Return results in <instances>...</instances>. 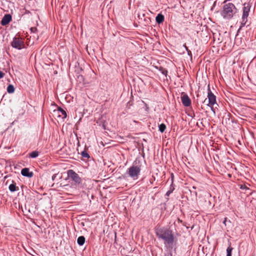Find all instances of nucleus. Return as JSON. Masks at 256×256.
I'll return each mask as SVG.
<instances>
[{
    "mask_svg": "<svg viewBox=\"0 0 256 256\" xmlns=\"http://www.w3.org/2000/svg\"><path fill=\"white\" fill-rule=\"evenodd\" d=\"M155 233L158 239L163 240L166 246L172 248L174 236L172 230L166 227L156 226Z\"/></svg>",
    "mask_w": 256,
    "mask_h": 256,
    "instance_id": "nucleus-1",
    "label": "nucleus"
},
{
    "mask_svg": "<svg viewBox=\"0 0 256 256\" xmlns=\"http://www.w3.org/2000/svg\"><path fill=\"white\" fill-rule=\"evenodd\" d=\"M223 4L222 9L220 11V14L224 19L230 20L236 16L238 10L234 4L228 2L227 0H224Z\"/></svg>",
    "mask_w": 256,
    "mask_h": 256,
    "instance_id": "nucleus-2",
    "label": "nucleus"
},
{
    "mask_svg": "<svg viewBox=\"0 0 256 256\" xmlns=\"http://www.w3.org/2000/svg\"><path fill=\"white\" fill-rule=\"evenodd\" d=\"M141 170V166L140 165H135L133 164L130 166L126 171V174L130 177L133 180H136L138 178Z\"/></svg>",
    "mask_w": 256,
    "mask_h": 256,
    "instance_id": "nucleus-3",
    "label": "nucleus"
},
{
    "mask_svg": "<svg viewBox=\"0 0 256 256\" xmlns=\"http://www.w3.org/2000/svg\"><path fill=\"white\" fill-rule=\"evenodd\" d=\"M250 5L249 3H244L242 8V16L240 28L244 26L248 22V18L250 9Z\"/></svg>",
    "mask_w": 256,
    "mask_h": 256,
    "instance_id": "nucleus-4",
    "label": "nucleus"
},
{
    "mask_svg": "<svg viewBox=\"0 0 256 256\" xmlns=\"http://www.w3.org/2000/svg\"><path fill=\"white\" fill-rule=\"evenodd\" d=\"M208 104H207L208 106L210 107L211 110L215 113L214 106L216 104V96L210 90V85H208Z\"/></svg>",
    "mask_w": 256,
    "mask_h": 256,
    "instance_id": "nucleus-5",
    "label": "nucleus"
},
{
    "mask_svg": "<svg viewBox=\"0 0 256 256\" xmlns=\"http://www.w3.org/2000/svg\"><path fill=\"white\" fill-rule=\"evenodd\" d=\"M68 177L70 178L76 184H80L82 183V178L78 174L72 170H69L67 172Z\"/></svg>",
    "mask_w": 256,
    "mask_h": 256,
    "instance_id": "nucleus-6",
    "label": "nucleus"
},
{
    "mask_svg": "<svg viewBox=\"0 0 256 256\" xmlns=\"http://www.w3.org/2000/svg\"><path fill=\"white\" fill-rule=\"evenodd\" d=\"M11 46L16 49L21 50L24 48V44L21 38L15 36L11 42Z\"/></svg>",
    "mask_w": 256,
    "mask_h": 256,
    "instance_id": "nucleus-7",
    "label": "nucleus"
},
{
    "mask_svg": "<svg viewBox=\"0 0 256 256\" xmlns=\"http://www.w3.org/2000/svg\"><path fill=\"white\" fill-rule=\"evenodd\" d=\"M182 104L185 106H189L191 104V100L186 94H184L181 96Z\"/></svg>",
    "mask_w": 256,
    "mask_h": 256,
    "instance_id": "nucleus-8",
    "label": "nucleus"
},
{
    "mask_svg": "<svg viewBox=\"0 0 256 256\" xmlns=\"http://www.w3.org/2000/svg\"><path fill=\"white\" fill-rule=\"evenodd\" d=\"M11 20L12 16L10 14H5L1 20V24L6 26L8 24Z\"/></svg>",
    "mask_w": 256,
    "mask_h": 256,
    "instance_id": "nucleus-9",
    "label": "nucleus"
},
{
    "mask_svg": "<svg viewBox=\"0 0 256 256\" xmlns=\"http://www.w3.org/2000/svg\"><path fill=\"white\" fill-rule=\"evenodd\" d=\"M21 174L23 176L31 178L33 176V172H30L28 168H24L22 170Z\"/></svg>",
    "mask_w": 256,
    "mask_h": 256,
    "instance_id": "nucleus-10",
    "label": "nucleus"
},
{
    "mask_svg": "<svg viewBox=\"0 0 256 256\" xmlns=\"http://www.w3.org/2000/svg\"><path fill=\"white\" fill-rule=\"evenodd\" d=\"M8 189L11 192H14L18 190V188L16 186V184L12 181V183L8 186Z\"/></svg>",
    "mask_w": 256,
    "mask_h": 256,
    "instance_id": "nucleus-11",
    "label": "nucleus"
},
{
    "mask_svg": "<svg viewBox=\"0 0 256 256\" xmlns=\"http://www.w3.org/2000/svg\"><path fill=\"white\" fill-rule=\"evenodd\" d=\"M164 16L162 14H159L156 16V20L158 24H160L164 21Z\"/></svg>",
    "mask_w": 256,
    "mask_h": 256,
    "instance_id": "nucleus-12",
    "label": "nucleus"
},
{
    "mask_svg": "<svg viewBox=\"0 0 256 256\" xmlns=\"http://www.w3.org/2000/svg\"><path fill=\"white\" fill-rule=\"evenodd\" d=\"M85 242V238L84 236H80L78 238L77 242L78 245L82 246Z\"/></svg>",
    "mask_w": 256,
    "mask_h": 256,
    "instance_id": "nucleus-13",
    "label": "nucleus"
},
{
    "mask_svg": "<svg viewBox=\"0 0 256 256\" xmlns=\"http://www.w3.org/2000/svg\"><path fill=\"white\" fill-rule=\"evenodd\" d=\"M58 111L60 112V114H62V118H66L67 116L66 115V112L63 110L62 108L59 107L58 109Z\"/></svg>",
    "mask_w": 256,
    "mask_h": 256,
    "instance_id": "nucleus-14",
    "label": "nucleus"
},
{
    "mask_svg": "<svg viewBox=\"0 0 256 256\" xmlns=\"http://www.w3.org/2000/svg\"><path fill=\"white\" fill-rule=\"evenodd\" d=\"M30 157L31 158H36L39 155V152L38 151H33L29 154Z\"/></svg>",
    "mask_w": 256,
    "mask_h": 256,
    "instance_id": "nucleus-15",
    "label": "nucleus"
},
{
    "mask_svg": "<svg viewBox=\"0 0 256 256\" xmlns=\"http://www.w3.org/2000/svg\"><path fill=\"white\" fill-rule=\"evenodd\" d=\"M14 91V88L12 84H10L7 87V92L10 93H13Z\"/></svg>",
    "mask_w": 256,
    "mask_h": 256,
    "instance_id": "nucleus-16",
    "label": "nucleus"
},
{
    "mask_svg": "<svg viewBox=\"0 0 256 256\" xmlns=\"http://www.w3.org/2000/svg\"><path fill=\"white\" fill-rule=\"evenodd\" d=\"M158 128H159V130L161 132H163L166 128V126L164 124H162L159 126Z\"/></svg>",
    "mask_w": 256,
    "mask_h": 256,
    "instance_id": "nucleus-17",
    "label": "nucleus"
},
{
    "mask_svg": "<svg viewBox=\"0 0 256 256\" xmlns=\"http://www.w3.org/2000/svg\"><path fill=\"white\" fill-rule=\"evenodd\" d=\"M81 154L83 158H90L89 154H88V152L86 150L82 151L81 153Z\"/></svg>",
    "mask_w": 256,
    "mask_h": 256,
    "instance_id": "nucleus-18",
    "label": "nucleus"
},
{
    "mask_svg": "<svg viewBox=\"0 0 256 256\" xmlns=\"http://www.w3.org/2000/svg\"><path fill=\"white\" fill-rule=\"evenodd\" d=\"M232 250H233L232 248L230 246L228 247L226 249V253H227L226 254L232 255Z\"/></svg>",
    "mask_w": 256,
    "mask_h": 256,
    "instance_id": "nucleus-19",
    "label": "nucleus"
},
{
    "mask_svg": "<svg viewBox=\"0 0 256 256\" xmlns=\"http://www.w3.org/2000/svg\"><path fill=\"white\" fill-rule=\"evenodd\" d=\"M30 30L32 32L34 33L35 32H36L37 28H35V27H33V28H30Z\"/></svg>",
    "mask_w": 256,
    "mask_h": 256,
    "instance_id": "nucleus-20",
    "label": "nucleus"
},
{
    "mask_svg": "<svg viewBox=\"0 0 256 256\" xmlns=\"http://www.w3.org/2000/svg\"><path fill=\"white\" fill-rule=\"evenodd\" d=\"M4 73L2 71H0V79L2 78L4 76Z\"/></svg>",
    "mask_w": 256,
    "mask_h": 256,
    "instance_id": "nucleus-21",
    "label": "nucleus"
},
{
    "mask_svg": "<svg viewBox=\"0 0 256 256\" xmlns=\"http://www.w3.org/2000/svg\"><path fill=\"white\" fill-rule=\"evenodd\" d=\"M172 192V190H168V191L166 192V196H169V195H170V194Z\"/></svg>",
    "mask_w": 256,
    "mask_h": 256,
    "instance_id": "nucleus-22",
    "label": "nucleus"
},
{
    "mask_svg": "<svg viewBox=\"0 0 256 256\" xmlns=\"http://www.w3.org/2000/svg\"><path fill=\"white\" fill-rule=\"evenodd\" d=\"M184 46L185 47L186 50L188 51V54H189V52H191L190 51V50H188V48H187V46L186 45H184Z\"/></svg>",
    "mask_w": 256,
    "mask_h": 256,
    "instance_id": "nucleus-23",
    "label": "nucleus"
},
{
    "mask_svg": "<svg viewBox=\"0 0 256 256\" xmlns=\"http://www.w3.org/2000/svg\"><path fill=\"white\" fill-rule=\"evenodd\" d=\"M56 174H54L52 176V180H54L56 176Z\"/></svg>",
    "mask_w": 256,
    "mask_h": 256,
    "instance_id": "nucleus-24",
    "label": "nucleus"
},
{
    "mask_svg": "<svg viewBox=\"0 0 256 256\" xmlns=\"http://www.w3.org/2000/svg\"><path fill=\"white\" fill-rule=\"evenodd\" d=\"M226 220H227V218H225L224 220V222H223L224 224L225 225H226Z\"/></svg>",
    "mask_w": 256,
    "mask_h": 256,
    "instance_id": "nucleus-25",
    "label": "nucleus"
},
{
    "mask_svg": "<svg viewBox=\"0 0 256 256\" xmlns=\"http://www.w3.org/2000/svg\"><path fill=\"white\" fill-rule=\"evenodd\" d=\"M246 188H246V186H240V188H242V189Z\"/></svg>",
    "mask_w": 256,
    "mask_h": 256,
    "instance_id": "nucleus-26",
    "label": "nucleus"
},
{
    "mask_svg": "<svg viewBox=\"0 0 256 256\" xmlns=\"http://www.w3.org/2000/svg\"><path fill=\"white\" fill-rule=\"evenodd\" d=\"M171 176H172V180L173 178H174V174H172Z\"/></svg>",
    "mask_w": 256,
    "mask_h": 256,
    "instance_id": "nucleus-27",
    "label": "nucleus"
},
{
    "mask_svg": "<svg viewBox=\"0 0 256 256\" xmlns=\"http://www.w3.org/2000/svg\"><path fill=\"white\" fill-rule=\"evenodd\" d=\"M166 73H167V71H166V72H162V74H166Z\"/></svg>",
    "mask_w": 256,
    "mask_h": 256,
    "instance_id": "nucleus-28",
    "label": "nucleus"
},
{
    "mask_svg": "<svg viewBox=\"0 0 256 256\" xmlns=\"http://www.w3.org/2000/svg\"><path fill=\"white\" fill-rule=\"evenodd\" d=\"M226 256H232V255L226 254Z\"/></svg>",
    "mask_w": 256,
    "mask_h": 256,
    "instance_id": "nucleus-29",
    "label": "nucleus"
}]
</instances>
